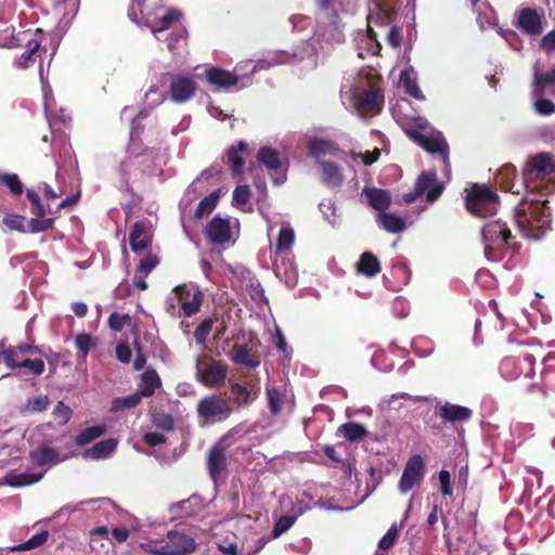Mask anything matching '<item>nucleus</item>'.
<instances>
[{
  "label": "nucleus",
  "instance_id": "obj_1",
  "mask_svg": "<svg viewBox=\"0 0 555 555\" xmlns=\"http://www.w3.org/2000/svg\"><path fill=\"white\" fill-rule=\"evenodd\" d=\"M344 39V25L335 13L328 25L318 27L311 41L302 42L293 54L282 51L276 53V56L278 60H287L285 63L301 62L307 59L310 66H315L317 62L313 56L319 53L327 54L335 44L341 43Z\"/></svg>",
  "mask_w": 555,
  "mask_h": 555
},
{
  "label": "nucleus",
  "instance_id": "obj_2",
  "mask_svg": "<svg viewBox=\"0 0 555 555\" xmlns=\"http://www.w3.org/2000/svg\"><path fill=\"white\" fill-rule=\"evenodd\" d=\"M146 25L157 40L167 41L169 51L175 52L185 44L186 30L182 24V14L175 9L158 8L151 14L142 11Z\"/></svg>",
  "mask_w": 555,
  "mask_h": 555
},
{
  "label": "nucleus",
  "instance_id": "obj_3",
  "mask_svg": "<svg viewBox=\"0 0 555 555\" xmlns=\"http://www.w3.org/2000/svg\"><path fill=\"white\" fill-rule=\"evenodd\" d=\"M546 201H525L515 211V224L524 237L539 240L550 229L551 212Z\"/></svg>",
  "mask_w": 555,
  "mask_h": 555
},
{
  "label": "nucleus",
  "instance_id": "obj_4",
  "mask_svg": "<svg viewBox=\"0 0 555 555\" xmlns=\"http://www.w3.org/2000/svg\"><path fill=\"white\" fill-rule=\"evenodd\" d=\"M367 87L369 81L363 75L347 77L340 91L343 103L360 114L379 112L383 96L377 90H369Z\"/></svg>",
  "mask_w": 555,
  "mask_h": 555
},
{
  "label": "nucleus",
  "instance_id": "obj_5",
  "mask_svg": "<svg viewBox=\"0 0 555 555\" xmlns=\"http://www.w3.org/2000/svg\"><path fill=\"white\" fill-rule=\"evenodd\" d=\"M142 548L156 555H188L195 551L196 543L184 530H169L164 535L147 539Z\"/></svg>",
  "mask_w": 555,
  "mask_h": 555
},
{
  "label": "nucleus",
  "instance_id": "obj_6",
  "mask_svg": "<svg viewBox=\"0 0 555 555\" xmlns=\"http://www.w3.org/2000/svg\"><path fill=\"white\" fill-rule=\"evenodd\" d=\"M524 182L531 192H553L551 183L555 182V167L551 157L546 154L534 156L524 171Z\"/></svg>",
  "mask_w": 555,
  "mask_h": 555
},
{
  "label": "nucleus",
  "instance_id": "obj_7",
  "mask_svg": "<svg viewBox=\"0 0 555 555\" xmlns=\"http://www.w3.org/2000/svg\"><path fill=\"white\" fill-rule=\"evenodd\" d=\"M203 297L193 284L178 285L167 298V310L172 315L191 317L199 310Z\"/></svg>",
  "mask_w": 555,
  "mask_h": 555
},
{
  "label": "nucleus",
  "instance_id": "obj_8",
  "mask_svg": "<svg viewBox=\"0 0 555 555\" xmlns=\"http://www.w3.org/2000/svg\"><path fill=\"white\" fill-rule=\"evenodd\" d=\"M287 60L282 59L278 60L276 54L274 56L270 57L269 60H262L254 64L250 61H247L243 64L245 67H251V74L255 73L258 69H268L272 66L279 65V64H285ZM242 65L235 68L234 73H230L228 70L218 68V67H210L205 70V77L207 81L216 87H230L236 85L240 79L244 78L245 75L240 72Z\"/></svg>",
  "mask_w": 555,
  "mask_h": 555
},
{
  "label": "nucleus",
  "instance_id": "obj_9",
  "mask_svg": "<svg viewBox=\"0 0 555 555\" xmlns=\"http://www.w3.org/2000/svg\"><path fill=\"white\" fill-rule=\"evenodd\" d=\"M511 237V230L501 220L489 221L482 228V242L485 255L490 261L498 262Z\"/></svg>",
  "mask_w": 555,
  "mask_h": 555
},
{
  "label": "nucleus",
  "instance_id": "obj_10",
  "mask_svg": "<svg viewBox=\"0 0 555 555\" xmlns=\"http://www.w3.org/2000/svg\"><path fill=\"white\" fill-rule=\"evenodd\" d=\"M498 206V195L486 185H474L466 196L467 209L477 217L495 214Z\"/></svg>",
  "mask_w": 555,
  "mask_h": 555
},
{
  "label": "nucleus",
  "instance_id": "obj_11",
  "mask_svg": "<svg viewBox=\"0 0 555 555\" xmlns=\"http://www.w3.org/2000/svg\"><path fill=\"white\" fill-rule=\"evenodd\" d=\"M268 237L271 242V251L275 255L288 253L295 243V231L288 222L274 221L267 217Z\"/></svg>",
  "mask_w": 555,
  "mask_h": 555
},
{
  "label": "nucleus",
  "instance_id": "obj_12",
  "mask_svg": "<svg viewBox=\"0 0 555 555\" xmlns=\"http://www.w3.org/2000/svg\"><path fill=\"white\" fill-rule=\"evenodd\" d=\"M206 235L212 244H233L238 235V221L215 217L206 228Z\"/></svg>",
  "mask_w": 555,
  "mask_h": 555
},
{
  "label": "nucleus",
  "instance_id": "obj_13",
  "mask_svg": "<svg viewBox=\"0 0 555 555\" xmlns=\"http://www.w3.org/2000/svg\"><path fill=\"white\" fill-rule=\"evenodd\" d=\"M405 132L424 150L433 154H438L447 171H449V149L440 132L425 134L413 129H405Z\"/></svg>",
  "mask_w": 555,
  "mask_h": 555
},
{
  "label": "nucleus",
  "instance_id": "obj_14",
  "mask_svg": "<svg viewBox=\"0 0 555 555\" xmlns=\"http://www.w3.org/2000/svg\"><path fill=\"white\" fill-rule=\"evenodd\" d=\"M257 159L270 171L274 184L281 185L286 181L288 163L283 160L275 150L268 146L261 147L257 153Z\"/></svg>",
  "mask_w": 555,
  "mask_h": 555
},
{
  "label": "nucleus",
  "instance_id": "obj_15",
  "mask_svg": "<svg viewBox=\"0 0 555 555\" xmlns=\"http://www.w3.org/2000/svg\"><path fill=\"white\" fill-rule=\"evenodd\" d=\"M444 185L439 182L434 172H424L420 176L415 184V192L403 195L404 203H412L422 194H426V199L434 203L443 192Z\"/></svg>",
  "mask_w": 555,
  "mask_h": 555
},
{
  "label": "nucleus",
  "instance_id": "obj_16",
  "mask_svg": "<svg viewBox=\"0 0 555 555\" xmlns=\"http://www.w3.org/2000/svg\"><path fill=\"white\" fill-rule=\"evenodd\" d=\"M425 475L424 461L421 455L416 454L406 462L402 476L399 481V491L408 493L412 488L418 486Z\"/></svg>",
  "mask_w": 555,
  "mask_h": 555
},
{
  "label": "nucleus",
  "instance_id": "obj_17",
  "mask_svg": "<svg viewBox=\"0 0 555 555\" xmlns=\"http://www.w3.org/2000/svg\"><path fill=\"white\" fill-rule=\"evenodd\" d=\"M199 417L205 420H224L231 413L229 403L217 396H210L202 399L197 405Z\"/></svg>",
  "mask_w": 555,
  "mask_h": 555
},
{
  "label": "nucleus",
  "instance_id": "obj_18",
  "mask_svg": "<svg viewBox=\"0 0 555 555\" xmlns=\"http://www.w3.org/2000/svg\"><path fill=\"white\" fill-rule=\"evenodd\" d=\"M196 92V82L188 76L176 75L169 83V99L173 103H185L191 100Z\"/></svg>",
  "mask_w": 555,
  "mask_h": 555
},
{
  "label": "nucleus",
  "instance_id": "obj_19",
  "mask_svg": "<svg viewBox=\"0 0 555 555\" xmlns=\"http://www.w3.org/2000/svg\"><path fill=\"white\" fill-rule=\"evenodd\" d=\"M196 376L201 383L206 386H214L224 380L227 376V366L221 362H202L196 363Z\"/></svg>",
  "mask_w": 555,
  "mask_h": 555
},
{
  "label": "nucleus",
  "instance_id": "obj_20",
  "mask_svg": "<svg viewBox=\"0 0 555 555\" xmlns=\"http://www.w3.org/2000/svg\"><path fill=\"white\" fill-rule=\"evenodd\" d=\"M516 26L529 35H539L543 30L542 15L534 9H522L517 14Z\"/></svg>",
  "mask_w": 555,
  "mask_h": 555
},
{
  "label": "nucleus",
  "instance_id": "obj_21",
  "mask_svg": "<svg viewBox=\"0 0 555 555\" xmlns=\"http://www.w3.org/2000/svg\"><path fill=\"white\" fill-rule=\"evenodd\" d=\"M152 241L151 223L149 221H138L133 224L129 234L131 249L134 253L147 248Z\"/></svg>",
  "mask_w": 555,
  "mask_h": 555
},
{
  "label": "nucleus",
  "instance_id": "obj_22",
  "mask_svg": "<svg viewBox=\"0 0 555 555\" xmlns=\"http://www.w3.org/2000/svg\"><path fill=\"white\" fill-rule=\"evenodd\" d=\"M37 347L30 344H21L15 347H9L0 351V359L8 367L16 369L20 366L25 356L37 352Z\"/></svg>",
  "mask_w": 555,
  "mask_h": 555
},
{
  "label": "nucleus",
  "instance_id": "obj_23",
  "mask_svg": "<svg viewBox=\"0 0 555 555\" xmlns=\"http://www.w3.org/2000/svg\"><path fill=\"white\" fill-rule=\"evenodd\" d=\"M320 179L328 188H337L344 181L341 169L333 162L319 160Z\"/></svg>",
  "mask_w": 555,
  "mask_h": 555
},
{
  "label": "nucleus",
  "instance_id": "obj_24",
  "mask_svg": "<svg viewBox=\"0 0 555 555\" xmlns=\"http://www.w3.org/2000/svg\"><path fill=\"white\" fill-rule=\"evenodd\" d=\"M118 440L116 438L104 439L82 452L86 460L100 461L109 457L116 451Z\"/></svg>",
  "mask_w": 555,
  "mask_h": 555
},
{
  "label": "nucleus",
  "instance_id": "obj_25",
  "mask_svg": "<svg viewBox=\"0 0 555 555\" xmlns=\"http://www.w3.org/2000/svg\"><path fill=\"white\" fill-rule=\"evenodd\" d=\"M338 146L335 142L326 139H311L308 143L309 155L315 158L317 164L323 160L324 156H335L338 153Z\"/></svg>",
  "mask_w": 555,
  "mask_h": 555
},
{
  "label": "nucleus",
  "instance_id": "obj_26",
  "mask_svg": "<svg viewBox=\"0 0 555 555\" xmlns=\"http://www.w3.org/2000/svg\"><path fill=\"white\" fill-rule=\"evenodd\" d=\"M533 362L534 358L531 354H527L524 357V364L527 366V371H524V367L520 370H516V362L514 359L507 358L504 359L500 364V372L506 378H516L520 374H525L529 376L533 372Z\"/></svg>",
  "mask_w": 555,
  "mask_h": 555
},
{
  "label": "nucleus",
  "instance_id": "obj_27",
  "mask_svg": "<svg viewBox=\"0 0 555 555\" xmlns=\"http://www.w3.org/2000/svg\"><path fill=\"white\" fill-rule=\"evenodd\" d=\"M439 416L449 423H461L470 418L472 411L462 405L446 403L439 410Z\"/></svg>",
  "mask_w": 555,
  "mask_h": 555
},
{
  "label": "nucleus",
  "instance_id": "obj_28",
  "mask_svg": "<svg viewBox=\"0 0 555 555\" xmlns=\"http://www.w3.org/2000/svg\"><path fill=\"white\" fill-rule=\"evenodd\" d=\"M362 194L365 196L369 204L379 212H384L391 203L390 194L385 190L367 188L363 190Z\"/></svg>",
  "mask_w": 555,
  "mask_h": 555
},
{
  "label": "nucleus",
  "instance_id": "obj_29",
  "mask_svg": "<svg viewBox=\"0 0 555 555\" xmlns=\"http://www.w3.org/2000/svg\"><path fill=\"white\" fill-rule=\"evenodd\" d=\"M417 75L413 67L404 68L400 74L399 83L402 86L406 93L417 100H424V95L417 86Z\"/></svg>",
  "mask_w": 555,
  "mask_h": 555
},
{
  "label": "nucleus",
  "instance_id": "obj_30",
  "mask_svg": "<svg viewBox=\"0 0 555 555\" xmlns=\"http://www.w3.org/2000/svg\"><path fill=\"white\" fill-rule=\"evenodd\" d=\"M44 475V472H40L37 474H29V473H16V472H9L4 476L3 480L5 485L12 486V487H25L33 485L35 482H38Z\"/></svg>",
  "mask_w": 555,
  "mask_h": 555
},
{
  "label": "nucleus",
  "instance_id": "obj_31",
  "mask_svg": "<svg viewBox=\"0 0 555 555\" xmlns=\"http://www.w3.org/2000/svg\"><path fill=\"white\" fill-rule=\"evenodd\" d=\"M357 268L359 273L373 278L380 272V262L372 253L365 251L361 255Z\"/></svg>",
  "mask_w": 555,
  "mask_h": 555
},
{
  "label": "nucleus",
  "instance_id": "obj_32",
  "mask_svg": "<svg viewBox=\"0 0 555 555\" xmlns=\"http://www.w3.org/2000/svg\"><path fill=\"white\" fill-rule=\"evenodd\" d=\"M247 149V144L244 141H240L237 145L229 147L227 152V160L231 166L233 175H238L243 171L244 159L243 154Z\"/></svg>",
  "mask_w": 555,
  "mask_h": 555
},
{
  "label": "nucleus",
  "instance_id": "obj_33",
  "mask_svg": "<svg viewBox=\"0 0 555 555\" xmlns=\"http://www.w3.org/2000/svg\"><path fill=\"white\" fill-rule=\"evenodd\" d=\"M225 467V455L223 450L215 446L208 456V469L214 481H217L221 472Z\"/></svg>",
  "mask_w": 555,
  "mask_h": 555
},
{
  "label": "nucleus",
  "instance_id": "obj_34",
  "mask_svg": "<svg viewBox=\"0 0 555 555\" xmlns=\"http://www.w3.org/2000/svg\"><path fill=\"white\" fill-rule=\"evenodd\" d=\"M160 386V378L155 370L149 369L141 375V383L138 395L149 397Z\"/></svg>",
  "mask_w": 555,
  "mask_h": 555
},
{
  "label": "nucleus",
  "instance_id": "obj_35",
  "mask_svg": "<svg viewBox=\"0 0 555 555\" xmlns=\"http://www.w3.org/2000/svg\"><path fill=\"white\" fill-rule=\"evenodd\" d=\"M377 223L387 232L399 233L405 229L404 219L389 212H379Z\"/></svg>",
  "mask_w": 555,
  "mask_h": 555
},
{
  "label": "nucleus",
  "instance_id": "obj_36",
  "mask_svg": "<svg viewBox=\"0 0 555 555\" xmlns=\"http://www.w3.org/2000/svg\"><path fill=\"white\" fill-rule=\"evenodd\" d=\"M555 82V77L550 70L547 73H540L538 65L533 68V93L535 95L543 94L545 89Z\"/></svg>",
  "mask_w": 555,
  "mask_h": 555
},
{
  "label": "nucleus",
  "instance_id": "obj_37",
  "mask_svg": "<svg viewBox=\"0 0 555 555\" xmlns=\"http://www.w3.org/2000/svg\"><path fill=\"white\" fill-rule=\"evenodd\" d=\"M30 456L33 462L39 465L57 464L65 460V457H61L53 448L38 449L33 451Z\"/></svg>",
  "mask_w": 555,
  "mask_h": 555
},
{
  "label": "nucleus",
  "instance_id": "obj_38",
  "mask_svg": "<svg viewBox=\"0 0 555 555\" xmlns=\"http://www.w3.org/2000/svg\"><path fill=\"white\" fill-rule=\"evenodd\" d=\"M250 190L248 185H238L233 192V205L244 212L253 211V206L249 203Z\"/></svg>",
  "mask_w": 555,
  "mask_h": 555
},
{
  "label": "nucleus",
  "instance_id": "obj_39",
  "mask_svg": "<svg viewBox=\"0 0 555 555\" xmlns=\"http://www.w3.org/2000/svg\"><path fill=\"white\" fill-rule=\"evenodd\" d=\"M230 358L234 363L245 365L247 367H255L259 363L251 357L247 346L244 345L236 346Z\"/></svg>",
  "mask_w": 555,
  "mask_h": 555
},
{
  "label": "nucleus",
  "instance_id": "obj_40",
  "mask_svg": "<svg viewBox=\"0 0 555 555\" xmlns=\"http://www.w3.org/2000/svg\"><path fill=\"white\" fill-rule=\"evenodd\" d=\"M107 430L105 425H95L81 430L76 437L78 446H85L103 436Z\"/></svg>",
  "mask_w": 555,
  "mask_h": 555
},
{
  "label": "nucleus",
  "instance_id": "obj_41",
  "mask_svg": "<svg viewBox=\"0 0 555 555\" xmlns=\"http://www.w3.org/2000/svg\"><path fill=\"white\" fill-rule=\"evenodd\" d=\"M338 431L349 441H359L366 436V429L358 423H346L338 428Z\"/></svg>",
  "mask_w": 555,
  "mask_h": 555
},
{
  "label": "nucleus",
  "instance_id": "obj_42",
  "mask_svg": "<svg viewBox=\"0 0 555 555\" xmlns=\"http://www.w3.org/2000/svg\"><path fill=\"white\" fill-rule=\"evenodd\" d=\"M221 190H217L210 193L208 196L204 197L195 211L196 218H202L206 215H209L217 206V203L220 198Z\"/></svg>",
  "mask_w": 555,
  "mask_h": 555
},
{
  "label": "nucleus",
  "instance_id": "obj_43",
  "mask_svg": "<svg viewBox=\"0 0 555 555\" xmlns=\"http://www.w3.org/2000/svg\"><path fill=\"white\" fill-rule=\"evenodd\" d=\"M48 537H49L48 531H41L40 533L33 535L26 542L9 547V551H11V552L30 551L33 548H36V547L44 544L48 540Z\"/></svg>",
  "mask_w": 555,
  "mask_h": 555
},
{
  "label": "nucleus",
  "instance_id": "obj_44",
  "mask_svg": "<svg viewBox=\"0 0 555 555\" xmlns=\"http://www.w3.org/2000/svg\"><path fill=\"white\" fill-rule=\"evenodd\" d=\"M17 41L20 39L15 37L13 26L0 18V47L12 48Z\"/></svg>",
  "mask_w": 555,
  "mask_h": 555
},
{
  "label": "nucleus",
  "instance_id": "obj_45",
  "mask_svg": "<svg viewBox=\"0 0 555 555\" xmlns=\"http://www.w3.org/2000/svg\"><path fill=\"white\" fill-rule=\"evenodd\" d=\"M285 391L281 388L274 386H267V397L269 402V408L272 414H278L281 411L283 398L285 396Z\"/></svg>",
  "mask_w": 555,
  "mask_h": 555
},
{
  "label": "nucleus",
  "instance_id": "obj_46",
  "mask_svg": "<svg viewBox=\"0 0 555 555\" xmlns=\"http://www.w3.org/2000/svg\"><path fill=\"white\" fill-rule=\"evenodd\" d=\"M382 15L383 16H380L379 13H378L376 16L373 15V14H370L367 16V25H369V35H367V37H369V40H370V49L369 50L373 54H376L379 51L380 44L376 40L375 34L372 30V24H378L379 21H380V23H384V18H385L386 14L384 12H382Z\"/></svg>",
  "mask_w": 555,
  "mask_h": 555
},
{
  "label": "nucleus",
  "instance_id": "obj_47",
  "mask_svg": "<svg viewBox=\"0 0 555 555\" xmlns=\"http://www.w3.org/2000/svg\"><path fill=\"white\" fill-rule=\"evenodd\" d=\"M141 395H138V392L122 398H116L112 402V411L117 412L124 409L133 408L141 401Z\"/></svg>",
  "mask_w": 555,
  "mask_h": 555
},
{
  "label": "nucleus",
  "instance_id": "obj_48",
  "mask_svg": "<svg viewBox=\"0 0 555 555\" xmlns=\"http://www.w3.org/2000/svg\"><path fill=\"white\" fill-rule=\"evenodd\" d=\"M275 275L280 279H283L285 284L288 287H294L297 284V272L296 269L289 264L287 268L283 269L281 266H274Z\"/></svg>",
  "mask_w": 555,
  "mask_h": 555
},
{
  "label": "nucleus",
  "instance_id": "obj_49",
  "mask_svg": "<svg viewBox=\"0 0 555 555\" xmlns=\"http://www.w3.org/2000/svg\"><path fill=\"white\" fill-rule=\"evenodd\" d=\"M40 43L37 40H28L27 41V50L21 54V56L16 60V64L21 68L27 67L30 63L34 62L33 56L39 49Z\"/></svg>",
  "mask_w": 555,
  "mask_h": 555
},
{
  "label": "nucleus",
  "instance_id": "obj_50",
  "mask_svg": "<svg viewBox=\"0 0 555 555\" xmlns=\"http://www.w3.org/2000/svg\"><path fill=\"white\" fill-rule=\"evenodd\" d=\"M3 223L8 229L21 233H27L26 219L23 216L11 214L3 218Z\"/></svg>",
  "mask_w": 555,
  "mask_h": 555
},
{
  "label": "nucleus",
  "instance_id": "obj_51",
  "mask_svg": "<svg viewBox=\"0 0 555 555\" xmlns=\"http://www.w3.org/2000/svg\"><path fill=\"white\" fill-rule=\"evenodd\" d=\"M543 94L535 95L532 92L534 109L538 114L548 116L555 113V104L551 101L543 99Z\"/></svg>",
  "mask_w": 555,
  "mask_h": 555
},
{
  "label": "nucleus",
  "instance_id": "obj_52",
  "mask_svg": "<svg viewBox=\"0 0 555 555\" xmlns=\"http://www.w3.org/2000/svg\"><path fill=\"white\" fill-rule=\"evenodd\" d=\"M297 517L296 516H282L278 519L275 522V526L272 530V538L276 539L283 533H285L288 529H291L294 524L296 522Z\"/></svg>",
  "mask_w": 555,
  "mask_h": 555
},
{
  "label": "nucleus",
  "instance_id": "obj_53",
  "mask_svg": "<svg viewBox=\"0 0 555 555\" xmlns=\"http://www.w3.org/2000/svg\"><path fill=\"white\" fill-rule=\"evenodd\" d=\"M52 219H44L42 217L37 216L36 218L30 219L29 221L26 220L27 233H39L47 231L52 227Z\"/></svg>",
  "mask_w": 555,
  "mask_h": 555
},
{
  "label": "nucleus",
  "instance_id": "obj_54",
  "mask_svg": "<svg viewBox=\"0 0 555 555\" xmlns=\"http://www.w3.org/2000/svg\"><path fill=\"white\" fill-rule=\"evenodd\" d=\"M145 99L147 101L149 107L152 109L164 103V101L166 100V95L156 86H152L146 91Z\"/></svg>",
  "mask_w": 555,
  "mask_h": 555
},
{
  "label": "nucleus",
  "instance_id": "obj_55",
  "mask_svg": "<svg viewBox=\"0 0 555 555\" xmlns=\"http://www.w3.org/2000/svg\"><path fill=\"white\" fill-rule=\"evenodd\" d=\"M0 180L10 189V191L14 195H20L23 193V183L20 178L15 173H5L1 176Z\"/></svg>",
  "mask_w": 555,
  "mask_h": 555
},
{
  "label": "nucleus",
  "instance_id": "obj_56",
  "mask_svg": "<svg viewBox=\"0 0 555 555\" xmlns=\"http://www.w3.org/2000/svg\"><path fill=\"white\" fill-rule=\"evenodd\" d=\"M21 369H28L34 375H41L44 372L46 364L42 359H24L20 366Z\"/></svg>",
  "mask_w": 555,
  "mask_h": 555
},
{
  "label": "nucleus",
  "instance_id": "obj_57",
  "mask_svg": "<svg viewBox=\"0 0 555 555\" xmlns=\"http://www.w3.org/2000/svg\"><path fill=\"white\" fill-rule=\"evenodd\" d=\"M386 359H387V354L384 350H376L374 352V354L372 356L371 362H372L373 366H375L376 369H378L380 371H390L393 367V363L392 362L387 363Z\"/></svg>",
  "mask_w": 555,
  "mask_h": 555
},
{
  "label": "nucleus",
  "instance_id": "obj_58",
  "mask_svg": "<svg viewBox=\"0 0 555 555\" xmlns=\"http://www.w3.org/2000/svg\"><path fill=\"white\" fill-rule=\"evenodd\" d=\"M398 534H399V532H398L397 526L392 525L388 529V531L385 533V535L379 540L378 547L380 550H388V548H390L395 544V542H396V540L398 538Z\"/></svg>",
  "mask_w": 555,
  "mask_h": 555
},
{
  "label": "nucleus",
  "instance_id": "obj_59",
  "mask_svg": "<svg viewBox=\"0 0 555 555\" xmlns=\"http://www.w3.org/2000/svg\"><path fill=\"white\" fill-rule=\"evenodd\" d=\"M131 318L129 314H119L114 312L109 315L108 324L114 331H121L126 324H129Z\"/></svg>",
  "mask_w": 555,
  "mask_h": 555
},
{
  "label": "nucleus",
  "instance_id": "obj_60",
  "mask_svg": "<svg viewBox=\"0 0 555 555\" xmlns=\"http://www.w3.org/2000/svg\"><path fill=\"white\" fill-rule=\"evenodd\" d=\"M231 392L238 404H247L251 400L250 391L238 384L232 386Z\"/></svg>",
  "mask_w": 555,
  "mask_h": 555
},
{
  "label": "nucleus",
  "instance_id": "obj_61",
  "mask_svg": "<svg viewBox=\"0 0 555 555\" xmlns=\"http://www.w3.org/2000/svg\"><path fill=\"white\" fill-rule=\"evenodd\" d=\"M411 400L412 397L405 392L392 395L389 399H384L382 402L383 409L386 406L390 410H398L402 406L400 400Z\"/></svg>",
  "mask_w": 555,
  "mask_h": 555
},
{
  "label": "nucleus",
  "instance_id": "obj_62",
  "mask_svg": "<svg viewBox=\"0 0 555 555\" xmlns=\"http://www.w3.org/2000/svg\"><path fill=\"white\" fill-rule=\"evenodd\" d=\"M75 345L83 356H86L94 347L93 339L88 334L78 335L75 339Z\"/></svg>",
  "mask_w": 555,
  "mask_h": 555
},
{
  "label": "nucleus",
  "instance_id": "obj_63",
  "mask_svg": "<svg viewBox=\"0 0 555 555\" xmlns=\"http://www.w3.org/2000/svg\"><path fill=\"white\" fill-rule=\"evenodd\" d=\"M152 422L156 427L165 431H169L173 427V418L169 414H155Z\"/></svg>",
  "mask_w": 555,
  "mask_h": 555
},
{
  "label": "nucleus",
  "instance_id": "obj_64",
  "mask_svg": "<svg viewBox=\"0 0 555 555\" xmlns=\"http://www.w3.org/2000/svg\"><path fill=\"white\" fill-rule=\"evenodd\" d=\"M53 415L60 424H65L72 416V410L63 402H59L53 410Z\"/></svg>",
  "mask_w": 555,
  "mask_h": 555
}]
</instances>
